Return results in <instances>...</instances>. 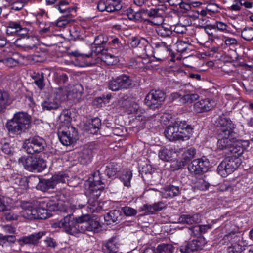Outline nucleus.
I'll return each mask as SVG.
<instances>
[{
	"label": "nucleus",
	"instance_id": "nucleus-1",
	"mask_svg": "<svg viewBox=\"0 0 253 253\" xmlns=\"http://www.w3.org/2000/svg\"><path fill=\"white\" fill-rule=\"evenodd\" d=\"M31 117L27 113L19 112L7 121L6 127L9 135L12 137L25 132L31 127Z\"/></svg>",
	"mask_w": 253,
	"mask_h": 253
},
{
	"label": "nucleus",
	"instance_id": "nucleus-2",
	"mask_svg": "<svg viewBox=\"0 0 253 253\" xmlns=\"http://www.w3.org/2000/svg\"><path fill=\"white\" fill-rule=\"evenodd\" d=\"M173 43V39H169L166 42H161L155 43L153 54L157 60L164 61L170 56L171 53L170 47Z\"/></svg>",
	"mask_w": 253,
	"mask_h": 253
},
{
	"label": "nucleus",
	"instance_id": "nucleus-3",
	"mask_svg": "<svg viewBox=\"0 0 253 253\" xmlns=\"http://www.w3.org/2000/svg\"><path fill=\"white\" fill-rule=\"evenodd\" d=\"M45 144V141L42 138L36 136L26 139L23 147L28 154H34L42 151Z\"/></svg>",
	"mask_w": 253,
	"mask_h": 253
},
{
	"label": "nucleus",
	"instance_id": "nucleus-4",
	"mask_svg": "<svg viewBox=\"0 0 253 253\" xmlns=\"http://www.w3.org/2000/svg\"><path fill=\"white\" fill-rule=\"evenodd\" d=\"M217 127H219L221 130L226 131V137L229 138L232 143L235 141H241L238 138V134L233 131L234 128V124L228 118L220 116L216 121Z\"/></svg>",
	"mask_w": 253,
	"mask_h": 253
},
{
	"label": "nucleus",
	"instance_id": "nucleus-5",
	"mask_svg": "<svg viewBox=\"0 0 253 253\" xmlns=\"http://www.w3.org/2000/svg\"><path fill=\"white\" fill-rule=\"evenodd\" d=\"M58 134L60 142L66 146L70 145L78 139L77 130L71 126L61 127Z\"/></svg>",
	"mask_w": 253,
	"mask_h": 253
},
{
	"label": "nucleus",
	"instance_id": "nucleus-6",
	"mask_svg": "<svg viewBox=\"0 0 253 253\" xmlns=\"http://www.w3.org/2000/svg\"><path fill=\"white\" fill-rule=\"evenodd\" d=\"M132 85V81L129 76L125 74L112 78L108 82V88L113 91L127 89Z\"/></svg>",
	"mask_w": 253,
	"mask_h": 253
},
{
	"label": "nucleus",
	"instance_id": "nucleus-7",
	"mask_svg": "<svg viewBox=\"0 0 253 253\" xmlns=\"http://www.w3.org/2000/svg\"><path fill=\"white\" fill-rule=\"evenodd\" d=\"M64 211L68 214L59 221L58 226L60 228H63L67 233L72 235L76 224V217L75 218L73 214L74 209L66 208L64 209Z\"/></svg>",
	"mask_w": 253,
	"mask_h": 253
},
{
	"label": "nucleus",
	"instance_id": "nucleus-8",
	"mask_svg": "<svg viewBox=\"0 0 253 253\" xmlns=\"http://www.w3.org/2000/svg\"><path fill=\"white\" fill-rule=\"evenodd\" d=\"M210 166L209 159L205 156L194 160L188 166L190 173L195 175L202 174L208 171Z\"/></svg>",
	"mask_w": 253,
	"mask_h": 253
},
{
	"label": "nucleus",
	"instance_id": "nucleus-9",
	"mask_svg": "<svg viewBox=\"0 0 253 253\" xmlns=\"http://www.w3.org/2000/svg\"><path fill=\"white\" fill-rule=\"evenodd\" d=\"M239 166V162L236 159L228 157L221 162L217 167V171L222 177H226L233 172Z\"/></svg>",
	"mask_w": 253,
	"mask_h": 253
},
{
	"label": "nucleus",
	"instance_id": "nucleus-10",
	"mask_svg": "<svg viewBox=\"0 0 253 253\" xmlns=\"http://www.w3.org/2000/svg\"><path fill=\"white\" fill-rule=\"evenodd\" d=\"M165 99V93L160 90H152L146 96L145 103L149 108H156L162 104Z\"/></svg>",
	"mask_w": 253,
	"mask_h": 253
},
{
	"label": "nucleus",
	"instance_id": "nucleus-11",
	"mask_svg": "<svg viewBox=\"0 0 253 253\" xmlns=\"http://www.w3.org/2000/svg\"><path fill=\"white\" fill-rule=\"evenodd\" d=\"M206 243L203 237H200L190 241L185 242L180 248L181 253H191L198 250L202 249Z\"/></svg>",
	"mask_w": 253,
	"mask_h": 253
},
{
	"label": "nucleus",
	"instance_id": "nucleus-12",
	"mask_svg": "<svg viewBox=\"0 0 253 253\" xmlns=\"http://www.w3.org/2000/svg\"><path fill=\"white\" fill-rule=\"evenodd\" d=\"M225 241H228V253H241L243 250V243L240 237L234 234H229L225 236Z\"/></svg>",
	"mask_w": 253,
	"mask_h": 253
},
{
	"label": "nucleus",
	"instance_id": "nucleus-13",
	"mask_svg": "<svg viewBox=\"0 0 253 253\" xmlns=\"http://www.w3.org/2000/svg\"><path fill=\"white\" fill-rule=\"evenodd\" d=\"M196 154V149L190 148L184 151L181 160L173 161L170 165V167L173 168V170H178L188 164Z\"/></svg>",
	"mask_w": 253,
	"mask_h": 253
},
{
	"label": "nucleus",
	"instance_id": "nucleus-14",
	"mask_svg": "<svg viewBox=\"0 0 253 253\" xmlns=\"http://www.w3.org/2000/svg\"><path fill=\"white\" fill-rule=\"evenodd\" d=\"M46 234V231H39L34 233L30 235L23 236L18 240L20 246L23 245H30L37 246L40 243V239Z\"/></svg>",
	"mask_w": 253,
	"mask_h": 253
},
{
	"label": "nucleus",
	"instance_id": "nucleus-15",
	"mask_svg": "<svg viewBox=\"0 0 253 253\" xmlns=\"http://www.w3.org/2000/svg\"><path fill=\"white\" fill-rule=\"evenodd\" d=\"M90 218L91 215L87 213L76 217V224L72 235L76 236L79 233H84L87 231V221Z\"/></svg>",
	"mask_w": 253,
	"mask_h": 253
},
{
	"label": "nucleus",
	"instance_id": "nucleus-16",
	"mask_svg": "<svg viewBox=\"0 0 253 253\" xmlns=\"http://www.w3.org/2000/svg\"><path fill=\"white\" fill-rule=\"evenodd\" d=\"M90 218L91 215L87 213L76 217V224L72 235L76 236L79 233H84L87 231V221Z\"/></svg>",
	"mask_w": 253,
	"mask_h": 253
},
{
	"label": "nucleus",
	"instance_id": "nucleus-17",
	"mask_svg": "<svg viewBox=\"0 0 253 253\" xmlns=\"http://www.w3.org/2000/svg\"><path fill=\"white\" fill-rule=\"evenodd\" d=\"M178 128V139L182 141L188 140L193 132V128L191 125H188L186 121H177Z\"/></svg>",
	"mask_w": 253,
	"mask_h": 253
},
{
	"label": "nucleus",
	"instance_id": "nucleus-18",
	"mask_svg": "<svg viewBox=\"0 0 253 253\" xmlns=\"http://www.w3.org/2000/svg\"><path fill=\"white\" fill-rule=\"evenodd\" d=\"M214 105V102L209 98L202 99L195 102L193 109L198 113H203L211 110Z\"/></svg>",
	"mask_w": 253,
	"mask_h": 253
},
{
	"label": "nucleus",
	"instance_id": "nucleus-19",
	"mask_svg": "<svg viewBox=\"0 0 253 253\" xmlns=\"http://www.w3.org/2000/svg\"><path fill=\"white\" fill-rule=\"evenodd\" d=\"M16 47H20L25 51L33 49L35 47L34 39L30 37H21L14 42Z\"/></svg>",
	"mask_w": 253,
	"mask_h": 253
},
{
	"label": "nucleus",
	"instance_id": "nucleus-20",
	"mask_svg": "<svg viewBox=\"0 0 253 253\" xmlns=\"http://www.w3.org/2000/svg\"><path fill=\"white\" fill-rule=\"evenodd\" d=\"M20 207L22 209L20 212L21 216L29 220L35 219L36 209L31 203L23 202H21Z\"/></svg>",
	"mask_w": 253,
	"mask_h": 253
},
{
	"label": "nucleus",
	"instance_id": "nucleus-21",
	"mask_svg": "<svg viewBox=\"0 0 253 253\" xmlns=\"http://www.w3.org/2000/svg\"><path fill=\"white\" fill-rule=\"evenodd\" d=\"M217 134L218 140L217 142V148L221 150H227L229 151V147L232 145L230 140L226 137L227 133L221 130L219 127H217Z\"/></svg>",
	"mask_w": 253,
	"mask_h": 253
},
{
	"label": "nucleus",
	"instance_id": "nucleus-22",
	"mask_svg": "<svg viewBox=\"0 0 253 253\" xmlns=\"http://www.w3.org/2000/svg\"><path fill=\"white\" fill-rule=\"evenodd\" d=\"M60 104V99L59 96L53 95L46 99L42 103V106L43 110H51L57 109Z\"/></svg>",
	"mask_w": 253,
	"mask_h": 253
},
{
	"label": "nucleus",
	"instance_id": "nucleus-23",
	"mask_svg": "<svg viewBox=\"0 0 253 253\" xmlns=\"http://www.w3.org/2000/svg\"><path fill=\"white\" fill-rule=\"evenodd\" d=\"M243 143H246L247 142L242 141H235L234 143H232L229 149L228 152L232 155L231 157L233 159H236L237 162H238V158L241 156L245 149V145L243 144Z\"/></svg>",
	"mask_w": 253,
	"mask_h": 253
},
{
	"label": "nucleus",
	"instance_id": "nucleus-24",
	"mask_svg": "<svg viewBox=\"0 0 253 253\" xmlns=\"http://www.w3.org/2000/svg\"><path fill=\"white\" fill-rule=\"evenodd\" d=\"M178 130L177 121L172 126L169 125L166 127L164 134L166 137L170 141L178 140Z\"/></svg>",
	"mask_w": 253,
	"mask_h": 253
},
{
	"label": "nucleus",
	"instance_id": "nucleus-25",
	"mask_svg": "<svg viewBox=\"0 0 253 253\" xmlns=\"http://www.w3.org/2000/svg\"><path fill=\"white\" fill-rule=\"evenodd\" d=\"M165 207V204L162 202L152 205L144 204L140 208V211H144L146 214H152L162 210Z\"/></svg>",
	"mask_w": 253,
	"mask_h": 253
},
{
	"label": "nucleus",
	"instance_id": "nucleus-26",
	"mask_svg": "<svg viewBox=\"0 0 253 253\" xmlns=\"http://www.w3.org/2000/svg\"><path fill=\"white\" fill-rule=\"evenodd\" d=\"M122 218V211L119 210H112L104 216V219L107 224L113 223L120 222Z\"/></svg>",
	"mask_w": 253,
	"mask_h": 253
},
{
	"label": "nucleus",
	"instance_id": "nucleus-27",
	"mask_svg": "<svg viewBox=\"0 0 253 253\" xmlns=\"http://www.w3.org/2000/svg\"><path fill=\"white\" fill-rule=\"evenodd\" d=\"M119 246L115 238H111L104 242L102 247L104 253H116L118 251Z\"/></svg>",
	"mask_w": 253,
	"mask_h": 253
},
{
	"label": "nucleus",
	"instance_id": "nucleus-28",
	"mask_svg": "<svg viewBox=\"0 0 253 253\" xmlns=\"http://www.w3.org/2000/svg\"><path fill=\"white\" fill-rule=\"evenodd\" d=\"M36 156H24L18 159V163L26 170L33 172Z\"/></svg>",
	"mask_w": 253,
	"mask_h": 253
},
{
	"label": "nucleus",
	"instance_id": "nucleus-29",
	"mask_svg": "<svg viewBox=\"0 0 253 253\" xmlns=\"http://www.w3.org/2000/svg\"><path fill=\"white\" fill-rule=\"evenodd\" d=\"M105 168H100L97 169L92 174L91 177L89 178L90 181V185H93L95 186H103L104 184V179L101 175V172H103Z\"/></svg>",
	"mask_w": 253,
	"mask_h": 253
},
{
	"label": "nucleus",
	"instance_id": "nucleus-30",
	"mask_svg": "<svg viewBox=\"0 0 253 253\" xmlns=\"http://www.w3.org/2000/svg\"><path fill=\"white\" fill-rule=\"evenodd\" d=\"M178 151L172 148H163L159 152V158L164 161H170L172 160L173 155Z\"/></svg>",
	"mask_w": 253,
	"mask_h": 253
},
{
	"label": "nucleus",
	"instance_id": "nucleus-31",
	"mask_svg": "<svg viewBox=\"0 0 253 253\" xmlns=\"http://www.w3.org/2000/svg\"><path fill=\"white\" fill-rule=\"evenodd\" d=\"M68 2L65 0H61L59 3L56 5V7L60 12V13L65 14V16L72 15L75 13L76 9L74 7H68Z\"/></svg>",
	"mask_w": 253,
	"mask_h": 253
},
{
	"label": "nucleus",
	"instance_id": "nucleus-32",
	"mask_svg": "<svg viewBox=\"0 0 253 253\" xmlns=\"http://www.w3.org/2000/svg\"><path fill=\"white\" fill-rule=\"evenodd\" d=\"M209 225H196L189 228V233L191 236L197 238L202 237L201 235L205 233L208 229L211 228Z\"/></svg>",
	"mask_w": 253,
	"mask_h": 253
},
{
	"label": "nucleus",
	"instance_id": "nucleus-33",
	"mask_svg": "<svg viewBox=\"0 0 253 253\" xmlns=\"http://www.w3.org/2000/svg\"><path fill=\"white\" fill-rule=\"evenodd\" d=\"M101 168H105L103 171L109 177L114 176L120 169V166L115 162H111L107 165Z\"/></svg>",
	"mask_w": 253,
	"mask_h": 253
},
{
	"label": "nucleus",
	"instance_id": "nucleus-34",
	"mask_svg": "<svg viewBox=\"0 0 253 253\" xmlns=\"http://www.w3.org/2000/svg\"><path fill=\"white\" fill-rule=\"evenodd\" d=\"M101 126V120L98 118L92 119L91 122L86 126L85 130L90 134H95L100 129Z\"/></svg>",
	"mask_w": 253,
	"mask_h": 253
},
{
	"label": "nucleus",
	"instance_id": "nucleus-35",
	"mask_svg": "<svg viewBox=\"0 0 253 253\" xmlns=\"http://www.w3.org/2000/svg\"><path fill=\"white\" fill-rule=\"evenodd\" d=\"M32 78L34 80V84L38 87L39 90H42L45 87L44 73L41 72H34Z\"/></svg>",
	"mask_w": 253,
	"mask_h": 253
},
{
	"label": "nucleus",
	"instance_id": "nucleus-36",
	"mask_svg": "<svg viewBox=\"0 0 253 253\" xmlns=\"http://www.w3.org/2000/svg\"><path fill=\"white\" fill-rule=\"evenodd\" d=\"M82 90L80 84H76L72 87L71 90L67 91L65 95L69 99H78L82 95Z\"/></svg>",
	"mask_w": 253,
	"mask_h": 253
},
{
	"label": "nucleus",
	"instance_id": "nucleus-37",
	"mask_svg": "<svg viewBox=\"0 0 253 253\" xmlns=\"http://www.w3.org/2000/svg\"><path fill=\"white\" fill-rule=\"evenodd\" d=\"M92 152L90 149H83L80 154L79 161L83 165H86L91 162Z\"/></svg>",
	"mask_w": 253,
	"mask_h": 253
},
{
	"label": "nucleus",
	"instance_id": "nucleus-38",
	"mask_svg": "<svg viewBox=\"0 0 253 253\" xmlns=\"http://www.w3.org/2000/svg\"><path fill=\"white\" fill-rule=\"evenodd\" d=\"M155 30L159 36L167 38V41L169 39H173L171 37L173 32L170 28L160 25L157 27Z\"/></svg>",
	"mask_w": 253,
	"mask_h": 253
},
{
	"label": "nucleus",
	"instance_id": "nucleus-39",
	"mask_svg": "<svg viewBox=\"0 0 253 253\" xmlns=\"http://www.w3.org/2000/svg\"><path fill=\"white\" fill-rule=\"evenodd\" d=\"M199 220V215L198 214H183L181 215L179 218V221L180 222L187 224H192L198 223Z\"/></svg>",
	"mask_w": 253,
	"mask_h": 253
},
{
	"label": "nucleus",
	"instance_id": "nucleus-40",
	"mask_svg": "<svg viewBox=\"0 0 253 253\" xmlns=\"http://www.w3.org/2000/svg\"><path fill=\"white\" fill-rule=\"evenodd\" d=\"M51 178L39 180L37 188L42 191H46L50 188H54V185Z\"/></svg>",
	"mask_w": 253,
	"mask_h": 253
},
{
	"label": "nucleus",
	"instance_id": "nucleus-41",
	"mask_svg": "<svg viewBox=\"0 0 253 253\" xmlns=\"http://www.w3.org/2000/svg\"><path fill=\"white\" fill-rule=\"evenodd\" d=\"M122 7L119 0H107V12L119 11Z\"/></svg>",
	"mask_w": 253,
	"mask_h": 253
},
{
	"label": "nucleus",
	"instance_id": "nucleus-42",
	"mask_svg": "<svg viewBox=\"0 0 253 253\" xmlns=\"http://www.w3.org/2000/svg\"><path fill=\"white\" fill-rule=\"evenodd\" d=\"M104 186H95L93 185H90L89 196L90 197V199H93V202H94V201L97 199L100 196L101 192L104 189Z\"/></svg>",
	"mask_w": 253,
	"mask_h": 253
},
{
	"label": "nucleus",
	"instance_id": "nucleus-43",
	"mask_svg": "<svg viewBox=\"0 0 253 253\" xmlns=\"http://www.w3.org/2000/svg\"><path fill=\"white\" fill-rule=\"evenodd\" d=\"M181 188L170 185L165 187V194L168 197H173L178 196L180 193Z\"/></svg>",
	"mask_w": 253,
	"mask_h": 253
},
{
	"label": "nucleus",
	"instance_id": "nucleus-44",
	"mask_svg": "<svg viewBox=\"0 0 253 253\" xmlns=\"http://www.w3.org/2000/svg\"><path fill=\"white\" fill-rule=\"evenodd\" d=\"M33 172H40L46 168V161L39 157H36Z\"/></svg>",
	"mask_w": 253,
	"mask_h": 253
},
{
	"label": "nucleus",
	"instance_id": "nucleus-45",
	"mask_svg": "<svg viewBox=\"0 0 253 253\" xmlns=\"http://www.w3.org/2000/svg\"><path fill=\"white\" fill-rule=\"evenodd\" d=\"M132 177V173L129 170L123 171L120 179L123 182L124 185L129 187L130 186V180Z\"/></svg>",
	"mask_w": 253,
	"mask_h": 253
},
{
	"label": "nucleus",
	"instance_id": "nucleus-46",
	"mask_svg": "<svg viewBox=\"0 0 253 253\" xmlns=\"http://www.w3.org/2000/svg\"><path fill=\"white\" fill-rule=\"evenodd\" d=\"M36 209L35 219H44L49 216L48 211L46 208L41 205Z\"/></svg>",
	"mask_w": 253,
	"mask_h": 253
},
{
	"label": "nucleus",
	"instance_id": "nucleus-47",
	"mask_svg": "<svg viewBox=\"0 0 253 253\" xmlns=\"http://www.w3.org/2000/svg\"><path fill=\"white\" fill-rule=\"evenodd\" d=\"M164 14V10L162 8H155L146 11V14L153 18L160 17L163 19Z\"/></svg>",
	"mask_w": 253,
	"mask_h": 253
},
{
	"label": "nucleus",
	"instance_id": "nucleus-48",
	"mask_svg": "<svg viewBox=\"0 0 253 253\" xmlns=\"http://www.w3.org/2000/svg\"><path fill=\"white\" fill-rule=\"evenodd\" d=\"M9 95L8 93L2 90H0V112H2L8 105Z\"/></svg>",
	"mask_w": 253,
	"mask_h": 253
},
{
	"label": "nucleus",
	"instance_id": "nucleus-49",
	"mask_svg": "<svg viewBox=\"0 0 253 253\" xmlns=\"http://www.w3.org/2000/svg\"><path fill=\"white\" fill-rule=\"evenodd\" d=\"M60 123H63L65 126H68L71 120V112L68 110H63L59 117Z\"/></svg>",
	"mask_w": 253,
	"mask_h": 253
},
{
	"label": "nucleus",
	"instance_id": "nucleus-50",
	"mask_svg": "<svg viewBox=\"0 0 253 253\" xmlns=\"http://www.w3.org/2000/svg\"><path fill=\"white\" fill-rule=\"evenodd\" d=\"M29 1V0H15L11 1L9 6L10 9L15 11H20L24 7L25 4Z\"/></svg>",
	"mask_w": 253,
	"mask_h": 253
},
{
	"label": "nucleus",
	"instance_id": "nucleus-51",
	"mask_svg": "<svg viewBox=\"0 0 253 253\" xmlns=\"http://www.w3.org/2000/svg\"><path fill=\"white\" fill-rule=\"evenodd\" d=\"M195 187L200 190H207L210 185V183L206 180V177L199 178L195 182Z\"/></svg>",
	"mask_w": 253,
	"mask_h": 253
},
{
	"label": "nucleus",
	"instance_id": "nucleus-52",
	"mask_svg": "<svg viewBox=\"0 0 253 253\" xmlns=\"http://www.w3.org/2000/svg\"><path fill=\"white\" fill-rule=\"evenodd\" d=\"M173 247L171 244H163L159 245L157 247V252L158 253H172Z\"/></svg>",
	"mask_w": 253,
	"mask_h": 253
},
{
	"label": "nucleus",
	"instance_id": "nucleus-53",
	"mask_svg": "<svg viewBox=\"0 0 253 253\" xmlns=\"http://www.w3.org/2000/svg\"><path fill=\"white\" fill-rule=\"evenodd\" d=\"M87 231H92L94 232H98L100 227V223L98 221L94 220L91 218L87 221Z\"/></svg>",
	"mask_w": 253,
	"mask_h": 253
},
{
	"label": "nucleus",
	"instance_id": "nucleus-54",
	"mask_svg": "<svg viewBox=\"0 0 253 253\" xmlns=\"http://www.w3.org/2000/svg\"><path fill=\"white\" fill-rule=\"evenodd\" d=\"M242 37L246 41L253 40V28L252 27H245L241 32Z\"/></svg>",
	"mask_w": 253,
	"mask_h": 253
},
{
	"label": "nucleus",
	"instance_id": "nucleus-55",
	"mask_svg": "<svg viewBox=\"0 0 253 253\" xmlns=\"http://www.w3.org/2000/svg\"><path fill=\"white\" fill-rule=\"evenodd\" d=\"M125 105L128 108L127 111L129 114H134L138 116L140 115L139 112L141 110H140L139 105L137 103L132 101L130 103L129 105L126 104H125Z\"/></svg>",
	"mask_w": 253,
	"mask_h": 253
},
{
	"label": "nucleus",
	"instance_id": "nucleus-56",
	"mask_svg": "<svg viewBox=\"0 0 253 253\" xmlns=\"http://www.w3.org/2000/svg\"><path fill=\"white\" fill-rule=\"evenodd\" d=\"M67 175L65 173H59L53 175L51 178L54 186L59 183H65L66 179H68Z\"/></svg>",
	"mask_w": 253,
	"mask_h": 253
},
{
	"label": "nucleus",
	"instance_id": "nucleus-57",
	"mask_svg": "<svg viewBox=\"0 0 253 253\" xmlns=\"http://www.w3.org/2000/svg\"><path fill=\"white\" fill-rule=\"evenodd\" d=\"M61 204L54 201H49L46 205V209L48 211H56L59 210L61 208Z\"/></svg>",
	"mask_w": 253,
	"mask_h": 253
},
{
	"label": "nucleus",
	"instance_id": "nucleus-58",
	"mask_svg": "<svg viewBox=\"0 0 253 253\" xmlns=\"http://www.w3.org/2000/svg\"><path fill=\"white\" fill-rule=\"evenodd\" d=\"M201 4V3L198 1H192L191 4L186 3L183 1L179 5V7L183 9L185 11H188L191 9V5H192L193 7H198Z\"/></svg>",
	"mask_w": 253,
	"mask_h": 253
},
{
	"label": "nucleus",
	"instance_id": "nucleus-59",
	"mask_svg": "<svg viewBox=\"0 0 253 253\" xmlns=\"http://www.w3.org/2000/svg\"><path fill=\"white\" fill-rule=\"evenodd\" d=\"M122 211L126 216H134L137 214V211L135 209L127 206L122 208Z\"/></svg>",
	"mask_w": 253,
	"mask_h": 253
},
{
	"label": "nucleus",
	"instance_id": "nucleus-60",
	"mask_svg": "<svg viewBox=\"0 0 253 253\" xmlns=\"http://www.w3.org/2000/svg\"><path fill=\"white\" fill-rule=\"evenodd\" d=\"M1 149L4 153L7 155H11L13 152V148L8 142H4L1 144Z\"/></svg>",
	"mask_w": 253,
	"mask_h": 253
},
{
	"label": "nucleus",
	"instance_id": "nucleus-61",
	"mask_svg": "<svg viewBox=\"0 0 253 253\" xmlns=\"http://www.w3.org/2000/svg\"><path fill=\"white\" fill-rule=\"evenodd\" d=\"M7 27H10L11 29H14L15 31H18V33L22 31H25V32H27V29L22 28L20 23L18 22L13 21L9 22Z\"/></svg>",
	"mask_w": 253,
	"mask_h": 253
},
{
	"label": "nucleus",
	"instance_id": "nucleus-62",
	"mask_svg": "<svg viewBox=\"0 0 253 253\" xmlns=\"http://www.w3.org/2000/svg\"><path fill=\"white\" fill-rule=\"evenodd\" d=\"M70 20L68 19L66 16L61 17L56 22V26L58 27L64 28L70 22Z\"/></svg>",
	"mask_w": 253,
	"mask_h": 253
},
{
	"label": "nucleus",
	"instance_id": "nucleus-63",
	"mask_svg": "<svg viewBox=\"0 0 253 253\" xmlns=\"http://www.w3.org/2000/svg\"><path fill=\"white\" fill-rule=\"evenodd\" d=\"M142 40L141 38L138 37H133L130 39V42L129 43L130 46L132 48H136L139 45L142 44Z\"/></svg>",
	"mask_w": 253,
	"mask_h": 253
},
{
	"label": "nucleus",
	"instance_id": "nucleus-64",
	"mask_svg": "<svg viewBox=\"0 0 253 253\" xmlns=\"http://www.w3.org/2000/svg\"><path fill=\"white\" fill-rule=\"evenodd\" d=\"M224 42L227 46L232 47L233 48L238 45V42L235 38L227 37L225 39Z\"/></svg>",
	"mask_w": 253,
	"mask_h": 253
}]
</instances>
